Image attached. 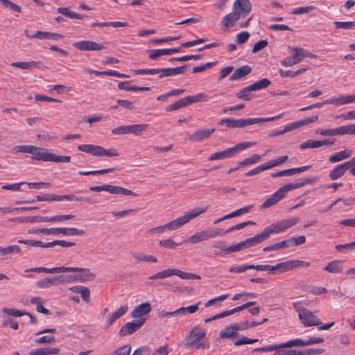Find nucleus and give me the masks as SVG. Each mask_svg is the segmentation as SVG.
Listing matches in <instances>:
<instances>
[{
	"mask_svg": "<svg viewBox=\"0 0 355 355\" xmlns=\"http://www.w3.org/2000/svg\"><path fill=\"white\" fill-rule=\"evenodd\" d=\"M25 272H45L49 274L60 273V272H77L76 279L77 282H85L94 279L96 277L95 274L92 273L89 268H78V267H55L52 268H47L45 267H37L31 269H27Z\"/></svg>",
	"mask_w": 355,
	"mask_h": 355,
	"instance_id": "f257e3e1",
	"label": "nucleus"
},
{
	"mask_svg": "<svg viewBox=\"0 0 355 355\" xmlns=\"http://www.w3.org/2000/svg\"><path fill=\"white\" fill-rule=\"evenodd\" d=\"M207 207H195L187 211L184 215L165 224L164 227L166 230H175L201 214L205 213Z\"/></svg>",
	"mask_w": 355,
	"mask_h": 355,
	"instance_id": "f03ea898",
	"label": "nucleus"
},
{
	"mask_svg": "<svg viewBox=\"0 0 355 355\" xmlns=\"http://www.w3.org/2000/svg\"><path fill=\"white\" fill-rule=\"evenodd\" d=\"M28 234H43L45 235H64V236H76L83 235L85 234L83 230L75 227H51V228H37L28 230Z\"/></svg>",
	"mask_w": 355,
	"mask_h": 355,
	"instance_id": "7ed1b4c3",
	"label": "nucleus"
},
{
	"mask_svg": "<svg viewBox=\"0 0 355 355\" xmlns=\"http://www.w3.org/2000/svg\"><path fill=\"white\" fill-rule=\"evenodd\" d=\"M300 221L298 217L290 218L278 221L276 223H272L270 226L266 227L263 230L267 239L270 237L272 234H279L285 231L286 230L293 227Z\"/></svg>",
	"mask_w": 355,
	"mask_h": 355,
	"instance_id": "20e7f679",
	"label": "nucleus"
},
{
	"mask_svg": "<svg viewBox=\"0 0 355 355\" xmlns=\"http://www.w3.org/2000/svg\"><path fill=\"white\" fill-rule=\"evenodd\" d=\"M78 149L80 151L87 153L93 156L97 157H117L119 153L115 149H105L101 146H96L92 144H80L78 146Z\"/></svg>",
	"mask_w": 355,
	"mask_h": 355,
	"instance_id": "39448f33",
	"label": "nucleus"
},
{
	"mask_svg": "<svg viewBox=\"0 0 355 355\" xmlns=\"http://www.w3.org/2000/svg\"><path fill=\"white\" fill-rule=\"evenodd\" d=\"M252 146V143L251 142H241L239 143L236 146L227 148L225 150L215 153L212 155H211L208 157L209 161H214L218 159H223L226 158H230L232 157L234 155L238 153L239 152L246 149L247 148H249Z\"/></svg>",
	"mask_w": 355,
	"mask_h": 355,
	"instance_id": "423d86ee",
	"label": "nucleus"
},
{
	"mask_svg": "<svg viewBox=\"0 0 355 355\" xmlns=\"http://www.w3.org/2000/svg\"><path fill=\"white\" fill-rule=\"evenodd\" d=\"M291 52L295 53L293 57H287L284 59L281 64L284 67H291L293 64H296L300 63L305 58H314L315 55L308 51L300 48V47H294L291 49Z\"/></svg>",
	"mask_w": 355,
	"mask_h": 355,
	"instance_id": "0eeeda50",
	"label": "nucleus"
},
{
	"mask_svg": "<svg viewBox=\"0 0 355 355\" xmlns=\"http://www.w3.org/2000/svg\"><path fill=\"white\" fill-rule=\"evenodd\" d=\"M222 234V230L218 228H209L198 232L191 236L187 240L190 243H197L204 241L209 239L214 238Z\"/></svg>",
	"mask_w": 355,
	"mask_h": 355,
	"instance_id": "6e6552de",
	"label": "nucleus"
},
{
	"mask_svg": "<svg viewBox=\"0 0 355 355\" xmlns=\"http://www.w3.org/2000/svg\"><path fill=\"white\" fill-rule=\"evenodd\" d=\"M89 191H95V192H100V191H107L111 194H116V195H123V196H137V194L132 191L131 190H129L126 188L119 187V186H115V185H111V184H104L101 186H93L90 187L89 188Z\"/></svg>",
	"mask_w": 355,
	"mask_h": 355,
	"instance_id": "1a4fd4ad",
	"label": "nucleus"
},
{
	"mask_svg": "<svg viewBox=\"0 0 355 355\" xmlns=\"http://www.w3.org/2000/svg\"><path fill=\"white\" fill-rule=\"evenodd\" d=\"M148 128V125L145 123L120 125L114 128L112 130V133L116 135L133 134L139 136L146 131Z\"/></svg>",
	"mask_w": 355,
	"mask_h": 355,
	"instance_id": "9d476101",
	"label": "nucleus"
},
{
	"mask_svg": "<svg viewBox=\"0 0 355 355\" xmlns=\"http://www.w3.org/2000/svg\"><path fill=\"white\" fill-rule=\"evenodd\" d=\"M206 336V331L200 327H195L185 338L184 346L187 348H192L193 346L204 338Z\"/></svg>",
	"mask_w": 355,
	"mask_h": 355,
	"instance_id": "9b49d317",
	"label": "nucleus"
},
{
	"mask_svg": "<svg viewBox=\"0 0 355 355\" xmlns=\"http://www.w3.org/2000/svg\"><path fill=\"white\" fill-rule=\"evenodd\" d=\"M146 320V318H142L127 322L121 328L119 335L120 336H125L135 333L143 326Z\"/></svg>",
	"mask_w": 355,
	"mask_h": 355,
	"instance_id": "f8f14e48",
	"label": "nucleus"
},
{
	"mask_svg": "<svg viewBox=\"0 0 355 355\" xmlns=\"http://www.w3.org/2000/svg\"><path fill=\"white\" fill-rule=\"evenodd\" d=\"M299 318L305 327L318 326L322 324L319 318L307 309L300 311Z\"/></svg>",
	"mask_w": 355,
	"mask_h": 355,
	"instance_id": "ddd939ff",
	"label": "nucleus"
},
{
	"mask_svg": "<svg viewBox=\"0 0 355 355\" xmlns=\"http://www.w3.org/2000/svg\"><path fill=\"white\" fill-rule=\"evenodd\" d=\"M266 240H267V238L263 231H262L261 232L257 234L254 236L248 238L244 241L237 243V251L242 250L243 248L255 246Z\"/></svg>",
	"mask_w": 355,
	"mask_h": 355,
	"instance_id": "4468645a",
	"label": "nucleus"
},
{
	"mask_svg": "<svg viewBox=\"0 0 355 355\" xmlns=\"http://www.w3.org/2000/svg\"><path fill=\"white\" fill-rule=\"evenodd\" d=\"M73 47L80 51H101L105 48L104 44H98L90 40H83L76 42L73 44Z\"/></svg>",
	"mask_w": 355,
	"mask_h": 355,
	"instance_id": "2eb2a0df",
	"label": "nucleus"
},
{
	"mask_svg": "<svg viewBox=\"0 0 355 355\" xmlns=\"http://www.w3.org/2000/svg\"><path fill=\"white\" fill-rule=\"evenodd\" d=\"M286 196V193L284 188L282 187L277 191H275L270 198L266 199L264 202L260 206V209H268L282 200Z\"/></svg>",
	"mask_w": 355,
	"mask_h": 355,
	"instance_id": "dca6fc26",
	"label": "nucleus"
},
{
	"mask_svg": "<svg viewBox=\"0 0 355 355\" xmlns=\"http://www.w3.org/2000/svg\"><path fill=\"white\" fill-rule=\"evenodd\" d=\"M252 6L249 0H236L234 3L233 10L240 17H245L251 11Z\"/></svg>",
	"mask_w": 355,
	"mask_h": 355,
	"instance_id": "f3484780",
	"label": "nucleus"
},
{
	"mask_svg": "<svg viewBox=\"0 0 355 355\" xmlns=\"http://www.w3.org/2000/svg\"><path fill=\"white\" fill-rule=\"evenodd\" d=\"M309 262L301 260H289L278 263L279 271L280 272L291 270L298 266L309 267Z\"/></svg>",
	"mask_w": 355,
	"mask_h": 355,
	"instance_id": "a211bd4d",
	"label": "nucleus"
},
{
	"mask_svg": "<svg viewBox=\"0 0 355 355\" xmlns=\"http://www.w3.org/2000/svg\"><path fill=\"white\" fill-rule=\"evenodd\" d=\"M324 341L322 338H310L307 340H302L300 338L292 339L289 340L288 346L291 347H304L314 344H319Z\"/></svg>",
	"mask_w": 355,
	"mask_h": 355,
	"instance_id": "6ab92c4d",
	"label": "nucleus"
},
{
	"mask_svg": "<svg viewBox=\"0 0 355 355\" xmlns=\"http://www.w3.org/2000/svg\"><path fill=\"white\" fill-rule=\"evenodd\" d=\"M214 132V128L199 129L190 135L189 139L191 141H200L209 138Z\"/></svg>",
	"mask_w": 355,
	"mask_h": 355,
	"instance_id": "aec40b11",
	"label": "nucleus"
},
{
	"mask_svg": "<svg viewBox=\"0 0 355 355\" xmlns=\"http://www.w3.org/2000/svg\"><path fill=\"white\" fill-rule=\"evenodd\" d=\"M350 168V162H345L337 165L329 172V178L332 180H336L342 177L345 171Z\"/></svg>",
	"mask_w": 355,
	"mask_h": 355,
	"instance_id": "412c9836",
	"label": "nucleus"
},
{
	"mask_svg": "<svg viewBox=\"0 0 355 355\" xmlns=\"http://www.w3.org/2000/svg\"><path fill=\"white\" fill-rule=\"evenodd\" d=\"M128 310L127 306H121L116 311L110 314L105 322V328H108L118 318L125 315Z\"/></svg>",
	"mask_w": 355,
	"mask_h": 355,
	"instance_id": "4be33fe9",
	"label": "nucleus"
},
{
	"mask_svg": "<svg viewBox=\"0 0 355 355\" xmlns=\"http://www.w3.org/2000/svg\"><path fill=\"white\" fill-rule=\"evenodd\" d=\"M180 51V47L174 49H153L149 51L148 58L151 60H156L158 57L171 55Z\"/></svg>",
	"mask_w": 355,
	"mask_h": 355,
	"instance_id": "5701e85b",
	"label": "nucleus"
},
{
	"mask_svg": "<svg viewBox=\"0 0 355 355\" xmlns=\"http://www.w3.org/2000/svg\"><path fill=\"white\" fill-rule=\"evenodd\" d=\"M355 102V94L352 95H340L338 97H333L330 98L329 103L331 105L340 106L345 104L353 103Z\"/></svg>",
	"mask_w": 355,
	"mask_h": 355,
	"instance_id": "b1692460",
	"label": "nucleus"
},
{
	"mask_svg": "<svg viewBox=\"0 0 355 355\" xmlns=\"http://www.w3.org/2000/svg\"><path fill=\"white\" fill-rule=\"evenodd\" d=\"M31 154L33 159L49 162L50 153L46 149L33 146Z\"/></svg>",
	"mask_w": 355,
	"mask_h": 355,
	"instance_id": "393cba45",
	"label": "nucleus"
},
{
	"mask_svg": "<svg viewBox=\"0 0 355 355\" xmlns=\"http://www.w3.org/2000/svg\"><path fill=\"white\" fill-rule=\"evenodd\" d=\"M318 180L317 178H305L304 180H300L297 183H289L286 184L282 187L284 188V191H286V194L288 191L291 190H294L300 187H304L306 184H312Z\"/></svg>",
	"mask_w": 355,
	"mask_h": 355,
	"instance_id": "a878e982",
	"label": "nucleus"
},
{
	"mask_svg": "<svg viewBox=\"0 0 355 355\" xmlns=\"http://www.w3.org/2000/svg\"><path fill=\"white\" fill-rule=\"evenodd\" d=\"M151 311L150 303L146 302L137 306L132 311L131 315L134 318H142L144 315L148 314Z\"/></svg>",
	"mask_w": 355,
	"mask_h": 355,
	"instance_id": "bb28decb",
	"label": "nucleus"
},
{
	"mask_svg": "<svg viewBox=\"0 0 355 355\" xmlns=\"http://www.w3.org/2000/svg\"><path fill=\"white\" fill-rule=\"evenodd\" d=\"M252 71V69L248 65H243L235 69L233 73L230 77V80L234 81L249 74Z\"/></svg>",
	"mask_w": 355,
	"mask_h": 355,
	"instance_id": "cd10ccee",
	"label": "nucleus"
},
{
	"mask_svg": "<svg viewBox=\"0 0 355 355\" xmlns=\"http://www.w3.org/2000/svg\"><path fill=\"white\" fill-rule=\"evenodd\" d=\"M212 247L216 249L220 250L221 252L228 254L233 252H238L236 244L232 246L227 247L225 242L222 241H214L212 243Z\"/></svg>",
	"mask_w": 355,
	"mask_h": 355,
	"instance_id": "c85d7f7f",
	"label": "nucleus"
},
{
	"mask_svg": "<svg viewBox=\"0 0 355 355\" xmlns=\"http://www.w3.org/2000/svg\"><path fill=\"white\" fill-rule=\"evenodd\" d=\"M318 119V116H313L310 118L304 119L294 123H291L288 125V127L290 128V130H293L297 128H300L304 125H306L308 124H310L311 123H313L316 121Z\"/></svg>",
	"mask_w": 355,
	"mask_h": 355,
	"instance_id": "c756f323",
	"label": "nucleus"
},
{
	"mask_svg": "<svg viewBox=\"0 0 355 355\" xmlns=\"http://www.w3.org/2000/svg\"><path fill=\"white\" fill-rule=\"evenodd\" d=\"M352 155V151L346 149L338 153H336L329 157V162L331 163H336L342 161L345 159L350 157Z\"/></svg>",
	"mask_w": 355,
	"mask_h": 355,
	"instance_id": "7c9ffc66",
	"label": "nucleus"
},
{
	"mask_svg": "<svg viewBox=\"0 0 355 355\" xmlns=\"http://www.w3.org/2000/svg\"><path fill=\"white\" fill-rule=\"evenodd\" d=\"M241 17L235 11L226 15L222 19V24L224 27H229L230 25L234 26L235 22L239 20Z\"/></svg>",
	"mask_w": 355,
	"mask_h": 355,
	"instance_id": "2f4dec72",
	"label": "nucleus"
},
{
	"mask_svg": "<svg viewBox=\"0 0 355 355\" xmlns=\"http://www.w3.org/2000/svg\"><path fill=\"white\" fill-rule=\"evenodd\" d=\"M35 284L38 288H48L53 286H58L55 276L39 280Z\"/></svg>",
	"mask_w": 355,
	"mask_h": 355,
	"instance_id": "473e14b6",
	"label": "nucleus"
},
{
	"mask_svg": "<svg viewBox=\"0 0 355 355\" xmlns=\"http://www.w3.org/2000/svg\"><path fill=\"white\" fill-rule=\"evenodd\" d=\"M341 263L340 260L331 261L324 268V270L331 273H340L343 271V268L340 266Z\"/></svg>",
	"mask_w": 355,
	"mask_h": 355,
	"instance_id": "72a5a7b5",
	"label": "nucleus"
},
{
	"mask_svg": "<svg viewBox=\"0 0 355 355\" xmlns=\"http://www.w3.org/2000/svg\"><path fill=\"white\" fill-rule=\"evenodd\" d=\"M184 98L187 105L198 102L207 101L208 100V96L205 93H199L196 95L188 96Z\"/></svg>",
	"mask_w": 355,
	"mask_h": 355,
	"instance_id": "f704fd0d",
	"label": "nucleus"
},
{
	"mask_svg": "<svg viewBox=\"0 0 355 355\" xmlns=\"http://www.w3.org/2000/svg\"><path fill=\"white\" fill-rule=\"evenodd\" d=\"M60 352V349L57 347H44L41 349H37L35 351L31 352L29 355H51V354H58Z\"/></svg>",
	"mask_w": 355,
	"mask_h": 355,
	"instance_id": "c9c22d12",
	"label": "nucleus"
},
{
	"mask_svg": "<svg viewBox=\"0 0 355 355\" xmlns=\"http://www.w3.org/2000/svg\"><path fill=\"white\" fill-rule=\"evenodd\" d=\"M288 343H289V340L286 343H281L279 345H268L266 347L255 348L253 349L252 352H272V351L277 352L278 349H279L282 347H288L287 345V344H288Z\"/></svg>",
	"mask_w": 355,
	"mask_h": 355,
	"instance_id": "e433bc0d",
	"label": "nucleus"
},
{
	"mask_svg": "<svg viewBox=\"0 0 355 355\" xmlns=\"http://www.w3.org/2000/svg\"><path fill=\"white\" fill-rule=\"evenodd\" d=\"M176 269L175 268H168L164 270L163 271L159 272L152 276L148 277L149 279H164L166 277H171L173 275H175Z\"/></svg>",
	"mask_w": 355,
	"mask_h": 355,
	"instance_id": "4c0bfd02",
	"label": "nucleus"
},
{
	"mask_svg": "<svg viewBox=\"0 0 355 355\" xmlns=\"http://www.w3.org/2000/svg\"><path fill=\"white\" fill-rule=\"evenodd\" d=\"M133 258L138 261L156 263L157 258L152 255L145 254L143 252H135L132 254Z\"/></svg>",
	"mask_w": 355,
	"mask_h": 355,
	"instance_id": "58836bf2",
	"label": "nucleus"
},
{
	"mask_svg": "<svg viewBox=\"0 0 355 355\" xmlns=\"http://www.w3.org/2000/svg\"><path fill=\"white\" fill-rule=\"evenodd\" d=\"M58 286L64 284H70L77 282L76 275H61L55 276Z\"/></svg>",
	"mask_w": 355,
	"mask_h": 355,
	"instance_id": "ea45409f",
	"label": "nucleus"
},
{
	"mask_svg": "<svg viewBox=\"0 0 355 355\" xmlns=\"http://www.w3.org/2000/svg\"><path fill=\"white\" fill-rule=\"evenodd\" d=\"M38 62L35 61L31 62H17L11 63V66L21 69H31L38 67Z\"/></svg>",
	"mask_w": 355,
	"mask_h": 355,
	"instance_id": "a19ab883",
	"label": "nucleus"
},
{
	"mask_svg": "<svg viewBox=\"0 0 355 355\" xmlns=\"http://www.w3.org/2000/svg\"><path fill=\"white\" fill-rule=\"evenodd\" d=\"M289 241L288 239L282 241V242L275 243L271 245H268L265 247L263 250V252H269V251H276L282 248H289Z\"/></svg>",
	"mask_w": 355,
	"mask_h": 355,
	"instance_id": "79ce46f5",
	"label": "nucleus"
},
{
	"mask_svg": "<svg viewBox=\"0 0 355 355\" xmlns=\"http://www.w3.org/2000/svg\"><path fill=\"white\" fill-rule=\"evenodd\" d=\"M271 84L270 80L267 78L259 80L250 85V89L254 91H258L266 88Z\"/></svg>",
	"mask_w": 355,
	"mask_h": 355,
	"instance_id": "37998d69",
	"label": "nucleus"
},
{
	"mask_svg": "<svg viewBox=\"0 0 355 355\" xmlns=\"http://www.w3.org/2000/svg\"><path fill=\"white\" fill-rule=\"evenodd\" d=\"M261 123V118L237 119V128H244L255 123Z\"/></svg>",
	"mask_w": 355,
	"mask_h": 355,
	"instance_id": "c03bdc74",
	"label": "nucleus"
},
{
	"mask_svg": "<svg viewBox=\"0 0 355 355\" xmlns=\"http://www.w3.org/2000/svg\"><path fill=\"white\" fill-rule=\"evenodd\" d=\"M187 106L185 98H182L166 107V112H171Z\"/></svg>",
	"mask_w": 355,
	"mask_h": 355,
	"instance_id": "a18cd8bd",
	"label": "nucleus"
},
{
	"mask_svg": "<svg viewBox=\"0 0 355 355\" xmlns=\"http://www.w3.org/2000/svg\"><path fill=\"white\" fill-rule=\"evenodd\" d=\"M261 159V157L260 155L254 154L251 155L250 157L244 159L241 162H239V166H246L250 164H254L257 162H259Z\"/></svg>",
	"mask_w": 355,
	"mask_h": 355,
	"instance_id": "49530a36",
	"label": "nucleus"
},
{
	"mask_svg": "<svg viewBox=\"0 0 355 355\" xmlns=\"http://www.w3.org/2000/svg\"><path fill=\"white\" fill-rule=\"evenodd\" d=\"M321 147V143H320V140H312V139H309V140H307L304 142H303L302 144H300V149L302 150H304V149H306V148H320Z\"/></svg>",
	"mask_w": 355,
	"mask_h": 355,
	"instance_id": "de8ad7c7",
	"label": "nucleus"
},
{
	"mask_svg": "<svg viewBox=\"0 0 355 355\" xmlns=\"http://www.w3.org/2000/svg\"><path fill=\"white\" fill-rule=\"evenodd\" d=\"M292 347H282L278 349L277 352L274 353V355H300V350L298 349H286V348H291Z\"/></svg>",
	"mask_w": 355,
	"mask_h": 355,
	"instance_id": "09e8293b",
	"label": "nucleus"
},
{
	"mask_svg": "<svg viewBox=\"0 0 355 355\" xmlns=\"http://www.w3.org/2000/svg\"><path fill=\"white\" fill-rule=\"evenodd\" d=\"M254 223L252 222V221H246V222H243V223H241L239 224H237L234 226H232L230 228H229L226 231H223L222 230V234H221V236H225L226 234H228L232 231H234V230H241L245 227H247L248 225H254Z\"/></svg>",
	"mask_w": 355,
	"mask_h": 355,
	"instance_id": "8fccbe9b",
	"label": "nucleus"
},
{
	"mask_svg": "<svg viewBox=\"0 0 355 355\" xmlns=\"http://www.w3.org/2000/svg\"><path fill=\"white\" fill-rule=\"evenodd\" d=\"M2 311L4 313L13 317H21L25 315L26 314H28V312H26V311H20L13 308H3L2 309Z\"/></svg>",
	"mask_w": 355,
	"mask_h": 355,
	"instance_id": "3c124183",
	"label": "nucleus"
},
{
	"mask_svg": "<svg viewBox=\"0 0 355 355\" xmlns=\"http://www.w3.org/2000/svg\"><path fill=\"white\" fill-rule=\"evenodd\" d=\"M33 146L32 145H18L15 146L12 148V153H31V150L33 149Z\"/></svg>",
	"mask_w": 355,
	"mask_h": 355,
	"instance_id": "603ef678",
	"label": "nucleus"
},
{
	"mask_svg": "<svg viewBox=\"0 0 355 355\" xmlns=\"http://www.w3.org/2000/svg\"><path fill=\"white\" fill-rule=\"evenodd\" d=\"M70 156L56 155L53 153H50L49 162H53L57 163H68L70 162Z\"/></svg>",
	"mask_w": 355,
	"mask_h": 355,
	"instance_id": "864d4df0",
	"label": "nucleus"
},
{
	"mask_svg": "<svg viewBox=\"0 0 355 355\" xmlns=\"http://www.w3.org/2000/svg\"><path fill=\"white\" fill-rule=\"evenodd\" d=\"M175 275L178 276L182 279H200V277L198 275L190 273V272H186L181 271L180 270L176 269V274Z\"/></svg>",
	"mask_w": 355,
	"mask_h": 355,
	"instance_id": "5fc2aeb1",
	"label": "nucleus"
},
{
	"mask_svg": "<svg viewBox=\"0 0 355 355\" xmlns=\"http://www.w3.org/2000/svg\"><path fill=\"white\" fill-rule=\"evenodd\" d=\"M334 26L336 28L342 29H355V21H334Z\"/></svg>",
	"mask_w": 355,
	"mask_h": 355,
	"instance_id": "6e6d98bb",
	"label": "nucleus"
},
{
	"mask_svg": "<svg viewBox=\"0 0 355 355\" xmlns=\"http://www.w3.org/2000/svg\"><path fill=\"white\" fill-rule=\"evenodd\" d=\"M339 135H355V124L338 127Z\"/></svg>",
	"mask_w": 355,
	"mask_h": 355,
	"instance_id": "4d7b16f0",
	"label": "nucleus"
},
{
	"mask_svg": "<svg viewBox=\"0 0 355 355\" xmlns=\"http://www.w3.org/2000/svg\"><path fill=\"white\" fill-rule=\"evenodd\" d=\"M114 168L98 170V171H79L78 174L80 175H101L107 173L114 171Z\"/></svg>",
	"mask_w": 355,
	"mask_h": 355,
	"instance_id": "13d9d810",
	"label": "nucleus"
},
{
	"mask_svg": "<svg viewBox=\"0 0 355 355\" xmlns=\"http://www.w3.org/2000/svg\"><path fill=\"white\" fill-rule=\"evenodd\" d=\"M218 125H225L230 128H237V119L232 118L223 119L219 121Z\"/></svg>",
	"mask_w": 355,
	"mask_h": 355,
	"instance_id": "bf43d9fd",
	"label": "nucleus"
},
{
	"mask_svg": "<svg viewBox=\"0 0 355 355\" xmlns=\"http://www.w3.org/2000/svg\"><path fill=\"white\" fill-rule=\"evenodd\" d=\"M316 133L324 137L339 135V128H337L334 129L327 130L318 129L316 130Z\"/></svg>",
	"mask_w": 355,
	"mask_h": 355,
	"instance_id": "052dcab7",
	"label": "nucleus"
},
{
	"mask_svg": "<svg viewBox=\"0 0 355 355\" xmlns=\"http://www.w3.org/2000/svg\"><path fill=\"white\" fill-rule=\"evenodd\" d=\"M74 215L72 214H66V215H58L52 217H49V222L55 223V222H62L64 220H71L74 218Z\"/></svg>",
	"mask_w": 355,
	"mask_h": 355,
	"instance_id": "680f3d73",
	"label": "nucleus"
},
{
	"mask_svg": "<svg viewBox=\"0 0 355 355\" xmlns=\"http://www.w3.org/2000/svg\"><path fill=\"white\" fill-rule=\"evenodd\" d=\"M0 3L14 12H21V7L9 0H0Z\"/></svg>",
	"mask_w": 355,
	"mask_h": 355,
	"instance_id": "e2e57ef3",
	"label": "nucleus"
},
{
	"mask_svg": "<svg viewBox=\"0 0 355 355\" xmlns=\"http://www.w3.org/2000/svg\"><path fill=\"white\" fill-rule=\"evenodd\" d=\"M235 336L236 335L234 331L232 330L230 326H227L224 329L221 330L219 334V337L220 338H232Z\"/></svg>",
	"mask_w": 355,
	"mask_h": 355,
	"instance_id": "0e129e2a",
	"label": "nucleus"
},
{
	"mask_svg": "<svg viewBox=\"0 0 355 355\" xmlns=\"http://www.w3.org/2000/svg\"><path fill=\"white\" fill-rule=\"evenodd\" d=\"M252 92V89H250V85L243 88L240 92H239L236 95V96L242 100L248 101L250 98L249 93Z\"/></svg>",
	"mask_w": 355,
	"mask_h": 355,
	"instance_id": "69168bd1",
	"label": "nucleus"
},
{
	"mask_svg": "<svg viewBox=\"0 0 355 355\" xmlns=\"http://www.w3.org/2000/svg\"><path fill=\"white\" fill-rule=\"evenodd\" d=\"M290 247L297 246L304 244L306 242V237L304 236H299L296 238H291L288 239Z\"/></svg>",
	"mask_w": 355,
	"mask_h": 355,
	"instance_id": "338daca9",
	"label": "nucleus"
},
{
	"mask_svg": "<svg viewBox=\"0 0 355 355\" xmlns=\"http://www.w3.org/2000/svg\"><path fill=\"white\" fill-rule=\"evenodd\" d=\"M324 351V349H306L304 350H300V355H318L323 353Z\"/></svg>",
	"mask_w": 355,
	"mask_h": 355,
	"instance_id": "774afa93",
	"label": "nucleus"
}]
</instances>
